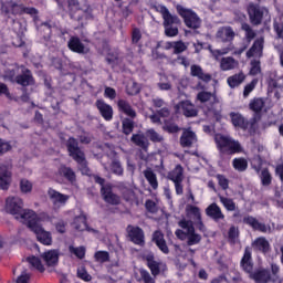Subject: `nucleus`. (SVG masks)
Wrapping results in <instances>:
<instances>
[{"instance_id": "obj_20", "label": "nucleus", "mask_w": 283, "mask_h": 283, "mask_svg": "<svg viewBox=\"0 0 283 283\" xmlns=\"http://www.w3.org/2000/svg\"><path fill=\"white\" fill-rule=\"evenodd\" d=\"M217 39L222 43H231L235 39V32L231 27H221L217 31Z\"/></svg>"}, {"instance_id": "obj_56", "label": "nucleus", "mask_w": 283, "mask_h": 283, "mask_svg": "<svg viewBox=\"0 0 283 283\" xmlns=\"http://www.w3.org/2000/svg\"><path fill=\"white\" fill-rule=\"evenodd\" d=\"M241 266L245 273H249V247H245L244 254L241 260Z\"/></svg>"}, {"instance_id": "obj_5", "label": "nucleus", "mask_w": 283, "mask_h": 283, "mask_svg": "<svg viewBox=\"0 0 283 283\" xmlns=\"http://www.w3.org/2000/svg\"><path fill=\"white\" fill-rule=\"evenodd\" d=\"M217 147L220 154H226L227 156H233L235 154H242L243 148L240 142L224 135H219L214 138Z\"/></svg>"}, {"instance_id": "obj_28", "label": "nucleus", "mask_w": 283, "mask_h": 283, "mask_svg": "<svg viewBox=\"0 0 283 283\" xmlns=\"http://www.w3.org/2000/svg\"><path fill=\"white\" fill-rule=\"evenodd\" d=\"M230 118L233 127H239V129H248L249 120L242 116L240 113L231 112Z\"/></svg>"}, {"instance_id": "obj_47", "label": "nucleus", "mask_w": 283, "mask_h": 283, "mask_svg": "<svg viewBox=\"0 0 283 283\" xmlns=\"http://www.w3.org/2000/svg\"><path fill=\"white\" fill-rule=\"evenodd\" d=\"M252 167L256 171V174H260L261 171V178H271V172H269V168H262V160H259L258 166H254L252 164Z\"/></svg>"}, {"instance_id": "obj_48", "label": "nucleus", "mask_w": 283, "mask_h": 283, "mask_svg": "<svg viewBox=\"0 0 283 283\" xmlns=\"http://www.w3.org/2000/svg\"><path fill=\"white\" fill-rule=\"evenodd\" d=\"M185 174V168L180 164H178L169 174L168 178H182Z\"/></svg>"}, {"instance_id": "obj_9", "label": "nucleus", "mask_w": 283, "mask_h": 283, "mask_svg": "<svg viewBox=\"0 0 283 283\" xmlns=\"http://www.w3.org/2000/svg\"><path fill=\"white\" fill-rule=\"evenodd\" d=\"M178 227H180V229H186V231H188V241L187 244L188 247H193L196 244H200L201 240H202V235L196 233V228L193 227V222L187 219H181L178 222Z\"/></svg>"}, {"instance_id": "obj_40", "label": "nucleus", "mask_w": 283, "mask_h": 283, "mask_svg": "<svg viewBox=\"0 0 283 283\" xmlns=\"http://www.w3.org/2000/svg\"><path fill=\"white\" fill-rule=\"evenodd\" d=\"M232 167L237 171H247V168L249 167V161L244 158H234L232 160Z\"/></svg>"}, {"instance_id": "obj_32", "label": "nucleus", "mask_w": 283, "mask_h": 283, "mask_svg": "<svg viewBox=\"0 0 283 283\" xmlns=\"http://www.w3.org/2000/svg\"><path fill=\"white\" fill-rule=\"evenodd\" d=\"M238 65H239L238 61L232 56L222 57L220 61V70H222V72H229L231 70H235Z\"/></svg>"}, {"instance_id": "obj_63", "label": "nucleus", "mask_w": 283, "mask_h": 283, "mask_svg": "<svg viewBox=\"0 0 283 283\" xmlns=\"http://www.w3.org/2000/svg\"><path fill=\"white\" fill-rule=\"evenodd\" d=\"M77 276L80 277V280H83L84 282H92V275H90V273H87V270L85 269L78 270Z\"/></svg>"}, {"instance_id": "obj_57", "label": "nucleus", "mask_w": 283, "mask_h": 283, "mask_svg": "<svg viewBox=\"0 0 283 283\" xmlns=\"http://www.w3.org/2000/svg\"><path fill=\"white\" fill-rule=\"evenodd\" d=\"M111 171L115 174V176H123V166L120 165V161H113Z\"/></svg>"}, {"instance_id": "obj_50", "label": "nucleus", "mask_w": 283, "mask_h": 283, "mask_svg": "<svg viewBox=\"0 0 283 283\" xmlns=\"http://www.w3.org/2000/svg\"><path fill=\"white\" fill-rule=\"evenodd\" d=\"M11 14L13 17H22L23 14V4H19L17 2H13L10 4Z\"/></svg>"}, {"instance_id": "obj_6", "label": "nucleus", "mask_w": 283, "mask_h": 283, "mask_svg": "<svg viewBox=\"0 0 283 283\" xmlns=\"http://www.w3.org/2000/svg\"><path fill=\"white\" fill-rule=\"evenodd\" d=\"M27 226L31 231H33V233H35L38 242L44 244V247H51L52 233L45 231L43 227L39 224V217L36 214L32 218V220L28 221Z\"/></svg>"}, {"instance_id": "obj_59", "label": "nucleus", "mask_w": 283, "mask_h": 283, "mask_svg": "<svg viewBox=\"0 0 283 283\" xmlns=\"http://www.w3.org/2000/svg\"><path fill=\"white\" fill-rule=\"evenodd\" d=\"M20 189L22 191V193H30V191H32V182L22 179L20 181Z\"/></svg>"}, {"instance_id": "obj_26", "label": "nucleus", "mask_w": 283, "mask_h": 283, "mask_svg": "<svg viewBox=\"0 0 283 283\" xmlns=\"http://www.w3.org/2000/svg\"><path fill=\"white\" fill-rule=\"evenodd\" d=\"M190 74L191 76L199 78V81H203V83H210L211 81V74L205 73V71H202V66L198 64H192L190 66Z\"/></svg>"}, {"instance_id": "obj_41", "label": "nucleus", "mask_w": 283, "mask_h": 283, "mask_svg": "<svg viewBox=\"0 0 283 283\" xmlns=\"http://www.w3.org/2000/svg\"><path fill=\"white\" fill-rule=\"evenodd\" d=\"M146 137L149 138L151 143H163V140H165V137L158 134V132H156L154 128L146 130Z\"/></svg>"}, {"instance_id": "obj_35", "label": "nucleus", "mask_w": 283, "mask_h": 283, "mask_svg": "<svg viewBox=\"0 0 283 283\" xmlns=\"http://www.w3.org/2000/svg\"><path fill=\"white\" fill-rule=\"evenodd\" d=\"M67 10L70 18L75 19L76 12H80L83 8H81V2L78 0H67Z\"/></svg>"}, {"instance_id": "obj_25", "label": "nucleus", "mask_w": 283, "mask_h": 283, "mask_svg": "<svg viewBox=\"0 0 283 283\" xmlns=\"http://www.w3.org/2000/svg\"><path fill=\"white\" fill-rule=\"evenodd\" d=\"M46 266H56L59 264V250H48L41 254Z\"/></svg>"}, {"instance_id": "obj_12", "label": "nucleus", "mask_w": 283, "mask_h": 283, "mask_svg": "<svg viewBox=\"0 0 283 283\" xmlns=\"http://www.w3.org/2000/svg\"><path fill=\"white\" fill-rule=\"evenodd\" d=\"M250 109L254 112L253 117L250 119V129H253V127H255V124L262 120V109H264V99L262 97H256L252 99L250 103Z\"/></svg>"}, {"instance_id": "obj_8", "label": "nucleus", "mask_w": 283, "mask_h": 283, "mask_svg": "<svg viewBox=\"0 0 283 283\" xmlns=\"http://www.w3.org/2000/svg\"><path fill=\"white\" fill-rule=\"evenodd\" d=\"M95 182L101 185L102 198L107 205L118 206L120 203V197L112 191V186L105 185V178H95Z\"/></svg>"}, {"instance_id": "obj_7", "label": "nucleus", "mask_w": 283, "mask_h": 283, "mask_svg": "<svg viewBox=\"0 0 283 283\" xmlns=\"http://www.w3.org/2000/svg\"><path fill=\"white\" fill-rule=\"evenodd\" d=\"M176 11L177 14H179V17L184 19L186 28H190L191 30H198V28H200V17H198V13H196V11L187 9L181 4L176 6Z\"/></svg>"}, {"instance_id": "obj_17", "label": "nucleus", "mask_w": 283, "mask_h": 283, "mask_svg": "<svg viewBox=\"0 0 283 283\" xmlns=\"http://www.w3.org/2000/svg\"><path fill=\"white\" fill-rule=\"evenodd\" d=\"M262 56H264V36L254 40L249 49V59H262Z\"/></svg>"}, {"instance_id": "obj_61", "label": "nucleus", "mask_w": 283, "mask_h": 283, "mask_svg": "<svg viewBox=\"0 0 283 283\" xmlns=\"http://www.w3.org/2000/svg\"><path fill=\"white\" fill-rule=\"evenodd\" d=\"M104 96L105 98H109V101H114L116 98V90L111 86H106L104 90Z\"/></svg>"}, {"instance_id": "obj_44", "label": "nucleus", "mask_w": 283, "mask_h": 283, "mask_svg": "<svg viewBox=\"0 0 283 283\" xmlns=\"http://www.w3.org/2000/svg\"><path fill=\"white\" fill-rule=\"evenodd\" d=\"M126 94L128 96H137V94H140V86L137 82H132L126 86Z\"/></svg>"}, {"instance_id": "obj_18", "label": "nucleus", "mask_w": 283, "mask_h": 283, "mask_svg": "<svg viewBox=\"0 0 283 283\" xmlns=\"http://www.w3.org/2000/svg\"><path fill=\"white\" fill-rule=\"evenodd\" d=\"M179 143L184 148L192 147L193 143H198V136L193 130H191V128H184Z\"/></svg>"}, {"instance_id": "obj_33", "label": "nucleus", "mask_w": 283, "mask_h": 283, "mask_svg": "<svg viewBox=\"0 0 283 283\" xmlns=\"http://www.w3.org/2000/svg\"><path fill=\"white\" fill-rule=\"evenodd\" d=\"M250 76H262V62L260 59L254 57L250 61Z\"/></svg>"}, {"instance_id": "obj_15", "label": "nucleus", "mask_w": 283, "mask_h": 283, "mask_svg": "<svg viewBox=\"0 0 283 283\" xmlns=\"http://www.w3.org/2000/svg\"><path fill=\"white\" fill-rule=\"evenodd\" d=\"M67 48L71 52L75 54H90V48H86L85 44L81 41V38L72 35L67 41Z\"/></svg>"}, {"instance_id": "obj_54", "label": "nucleus", "mask_w": 283, "mask_h": 283, "mask_svg": "<svg viewBox=\"0 0 283 283\" xmlns=\"http://www.w3.org/2000/svg\"><path fill=\"white\" fill-rule=\"evenodd\" d=\"M273 30L276 34V39H282L283 40V23L279 22L277 20H274Z\"/></svg>"}, {"instance_id": "obj_4", "label": "nucleus", "mask_w": 283, "mask_h": 283, "mask_svg": "<svg viewBox=\"0 0 283 283\" xmlns=\"http://www.w3.org/2000/svg\"><path fill=\"white\" fill-rule=\"evenodd\" d=\"M270 269H259L254 272H250L251 280L256 283H276L280 280V265L277 263H271Z\"/></svg>"}, {"instance_id": "obj_34", "label": "nucleus", "mask_w": 283, "mask_h": 283, "mask_svg": "<svg viewBox=\"0 0 283 283\" xmlns=\"http://www.w3.org/2000/svg\"><path fill=\"white\" fill-rule=\"evenodd\" d=\"M180 126L174 122V119H165L163 125V130L167 134H178L180 132Z\"/></svg>"}, {"instance_id": "obj_36", "label": "nucleus", "mask_w": 283, "mask_h": 283, "mask_svg": "<svg viewBox=\"0 0 283 283\" xmlns=\"http://www.w3.org/2000/svg\"><path fill=\"white\" fill-rule=\"evenodd\" d=\"M247 76H244V73L234 74L232 76H229L227 82L229 87H238L239 85H242L244 83V80Z\"/></svg>"}, {"instance_id": "obj_30", "label": "nucleus", "mask_w": 283, "mask_h": 283, "mask_svg": "<svg viewBox=\"0 0 283 283\" xmlns=\"http://www.w3.org/2000/svg\"><path fill=\"white\" fill-rule=\"evenodd\" d=\"M50 200H52L53 205L56 207V205H65L67 200L70 199L69 196L63 195L52 188L49 189L48 191Z\"/></svg>"}, {"instance_id": "obj_52", "label": "nucleus", "mask_w": 283, "mask_h": 283, "mask_svg": "<svg viewBox=\"0 0 283 283\" xmlns=\"http://www.w3.org/2000/svg\"><path fill=\"white\" fill-rule=\"evenodd\" d=\"M186 50H187V44H185L182 40L175 41L174 54H182V52H186Z\"/></svg>"}, {"instance_id": "obj_10", "label": "nucleus", "mask_w": 283, "mask_h": 283, "mask_svg": "<svg viewBox=\"0 0 283 283\" xmlns=\"http://www.w3.org/2000/svg\"><path fill=\"white\" fill-rule=\"evenodd\" d=\"M264 12H269V9L258 3H249V19L251 25H262L264 21Z\"/></svg>"}, {"instance_id": "obj_1", "label": "nucleus", "mask_w": 283, "mask_h": 283, "mask_svg": "<svg viewBox=\"0 0 283 283\" xmlns=\"http://www.w3.org/2000/svg\"><path fill=\"white\" fill-rule=\"evenodd\" d=\"M4 209L10 216H14L15 220H22L28 224L30 220L36 218L34 210L23 209V199L20 197H8L6 199Z\"/></svg>"}, {"instance_id": "obj_27", "label": "nucleus", "mask_w": 283, "mask_h": 283, "mask_svg": "<svg viewBox=\"0 0 283 283\" xmlns=\"http://www.w3.org/2000/svg\"><path fill=\"white\" fill-rule=\"evenodd\" d=\"M206 216H208V218H211L216 222H218V220H224V214L222 213V210L220 209L218 203H211L206 209Z\"/></svg>"}, {"instance_id": "obj_11", "label": "nucleus", "mask_w": 283, "mask_h": 283, "mask_svg": "<svg viewBox=\"0 0 283 283\" xmlns=\"http://www.w3.org/2000/svg\"><path fill=\"white\" fill-rule=\"evenodd\" d=\"M127 238L137 247H145V230L138 226L128 224L126 227Z\"/></svg>"}, {"instance_id": "obj_45", "label": "nucleus", "mask_w": 283, "mask_h": 283, "mask_svg": "<svg viewBox=\"0 0 283 283\" xmlns=\"http://www.w3.org/2000/svg\"><path fill=\"white\" fill-rule=\"evenodd\" d=\"M28 262L31 263L34 266V269L40 271V273L45 272V266H43L41 259H39L38 256H29Z\"/></svg>"}, {"instance_id": "obj_51", "label": "nucleus", "mask_w": 283, "mask_h": 283, "mask_svg": "<svg viewBox=\"0 0 283 283\" xmlns=\"http://www.w3.org/2000/svg\"><path fill=\"white\" fill-rule=\"evenodd\" d=\"M8 151H12V145L0 137V156H4Z\"/></svg>"}, {"instance_id": "obj_21", "label": "nucleus", "mask_w": 283, "mask_h": 283, "mask_svg": "<svg viewBox=\"0 0 283 283\" xmlns=\"http://www.w3.org/2000/svg\"><path fill=\"white\" fill-rule=\"evenodd\" d=\"M197 101H199V103H209L210 101L211 107L208 108V112H212L213 105L220 103V99H218V95L207 91L199 92L197 94Z\"/></svg>"}, {"instance_id": "obj_2", "label": "nucleus", "mask_w": 283, "mask_h": 283, "mask_svg": "<svg viewBox=\"0 0 283 283\" xmlns=\"http://www.w3.org/2000/svg\"><path fill=\"white\" fill-rule=\"evenodd\" d=\"M65 147L70 158H73V160L78 165L82 176H88V178H92V170H90V167L87 166L85 151H83L78 146V139L70 137L65 143Z\"/></svg>"}, {"instance_id": "obj_55", "label": "nucleus", "mask_w": 283, "mask_h": 283, "mask_svg": "<svg viewBox=\"0 0 283 283\" xmlns=\"http://www.w3.org/2000/svg\"><path fill=\"white\" fill-rule=\"evenodd\" d=\"M221 202L227 211H235V202L233 201V199L222 197Z\"/></svg>"}, {"instance_id": "obj_64", "label": "nucleus", "mask_w": 283, "mask_h": 283, "mask_svg": "<svg viewBox=\"0 0 283 283\" xmlns=\"http://www.w3.org/2000/svg\"><path fill=\"white\" fill-rule=\"evenodd\" d=\"M140 276L143 279L144 283H156V280H154V277H151V274H149L147 272V270L140 271Z\"/></svg>"}, {"instance_id": "obj_49", "label": "nucleus", "mask_w": 283, "mask_h": 283, "mask_svg": "<svg viewBox=\"0 0 283 283\" xmlns=\"http://www.w3.org/2000/svg\"><path fill=\"white\" fill-rule=\"evenodd\" d=\"M0 178H12V167L0 164Z\"/></svg>"}, {"instance_id": "obj_39", "label": "nucleus", "mask_w": 283, "mask_h": 283, "mask_svg": "<svg viewBox=\"0 0 283 283\" xmlns=\"http://www.w3.org/2000/svg\"><path fill=\"white\" fill-rule=\"evenodd\" d=\"M134 119L132 118H124L122 120V132L125 136H129L134 132Z\"/></svg>"}, {"instance_id": "obj_62", "label": "nucleus", "mask_w": 283, "mask_h": 283, "mask_svg": "<svg viewBox=\"0 0 283 283\" xmlns=\"http://www.w3.org/2000/svg\"><path fill=\"white\" fill-rule=\"evenodd\" d=\"M55 230L57 231V233H65L67 231V222H65L64 220H59L55 223Z\"/></svg>"}, {"instance_id": "obj_14", "label": "nucleus", "mask_w": 283, "mask_h": 283, "mask_svg": "<svg viewBox=\"0 0 283 283\" xmlns=\"http://www.w3.org/2000/svg\"><path fill=\"white\" fill-rule=\"evenodd\" d=\"M176 109L181 112L186 118H196V116H198V109L196 108V105H193V103H191L189 99L180 101L176 105Z\"/></svg>"}, {"instance_id": "obj_37", "label": "nucleus", "mask_w": 283, "mask_h": 283, "mask_svg": "<svg viewBox=\"0 0 283 283\" xmlns=\"http://www.w3.org/2000/svg\"><path fill=\"white\" fill-rule=\"evenodd\" d=\"M186 213H187V216H191L192 220H195V222L197 220L202 219V213L200 212V208H198V206L188 205L186 207Z\"/></svg>"}, {"instance_id": "obj_38", "label": "nucleus", "mask_w": 283, "mask_h": 283, "mask_svg": "<svg viewBox=\"0 0 283 283\" xmlns=\"http://www.w3.org/2000/svg\"><path fill=\"white\" fill-rule=\"evenodd\" d=\"M234 15H235V20L239 21L240 23H242L241 28L245 32V39H249V23H245L247 14H244L240 11H235Z\"/></svg>"}, {"instance_id": "obj_60", "label": "nucleus", "mask_w": 283, "mask_h": 283, "mask_svg": "<svg viewBox=\"0 0 283 283\" xmlns=\"http://www.w3.org/2000/svg\"><path fill=\"white\" fill-rule=\"evenodd\" d=\"M170 180H172V182H175V189H176V193L178 196H182V178H170Z\"/></svg>"}, {"instance_id": "obj_16", "label": "nucleus", "mask_w": 283, "mask_h": 283, "mask_svg": "<svg viewBox=\"0 0 283 283\" xmlns=\"http://www.w3.org/2000/svg\"><path fill=\"white\" fill-rule=\"evenodd\" d=\"M95 106L104 120L109 122L114 119V108L112 105L105 103V99H96Z\"/></svg>"}, {"instance_id": "obj_13", "label": "nucleus", "mask_w": 283, "mask_h": 283, "mask_svg": "<svg viewBox=\"0 0 283 283\" xmlns=\"http://www.w3.org/2000/svg\"><path fill=\"white\" fill-rule=\"evenodd\" d=\"M15 83L25 90V87H30V85H35L36 80L30 69L22 66V72L17 75Z\"/></svg>"}, {"instance_id": "obj_46", "label": "nucleus", "mask_w": 283, "mask_h": 283, "mask_svg": "<svg viewBox=\"0 0 283 283\" xmlns=\"http://www.w3.org/2000/svg\"><path fill=\"white\" fill-rule=\"evenodd\" d=\"M70 253H73V255L77 256L78 260H83L85 258V247H70L69 248Z\"/></svg>"}, {"instance_id": "obj_43", "label": "nucleus", "mask_w": 283, "mask_h": 283, "mask_svg": "<svg viewBox=\"0 0 283 283\" xmlns=\"http://www.w3.org/2000/svg\"><path fill=\"white\" fill-rule=\"evenodd\" d=\"M94 260L95 262H99V264H105V262H109V252L107 251H96L94 253Z\"/></svg>"}, {"instance_id": "obj_19", "label": "nucleus", "mask_w": 283, "mask_h": 283, "mask_svg": "<svg viewBox=\"0 0 283 283\" xmlns=\"http://www.w3.org/2000/svg\"><path fill=\"white\" fill-rule=\"evenodd\" d=\"M153 242L156 244L159 251H161V253L169 255V247L165 240V234L160 230H156L153 233Z\"/></svg>"}, {"instance_id": "obj_42", "label": "nucleus", "mask_w": 283, "mask_h": 283, "mask_svg": "<svg viewBox=\"0 0 283 283\" xmlns=\"http://www.w3.org/2000/svg\"><path fill=\"white\" fill-rule=\"evenodd\" d=\"M57 172L63 178H76V174L74 172V170L65 165H61Z\"/></svg>"}, {"instance_id": "obj_23", "label": "nucleus", "mask_w": 283, "mask_h": 283, "mask_svg": "<svg viewBox=\"0 0 283 283\" xmlns=\"http://www.w3.org/2000/svg\"><path fill=\"white\" fill-rule=\"evenodd\" d=\"M117 107H118V112H120L122 114H125V116H127L126 118H130V119L136 118V116H137L136 109H134V107H132V104H129V102H127V99H118Z\"/></svg>"}, {"instance_id": "obj_31", "label": "nucleus", "mask_w": 283, "mask_h": 283, "mask_svg": "<svg viewBox=\"0 0 283 283\" xmlns=\"http://www.w3.org/2000/svg\"><path fill=\"white\" fill-rule=\"evenodd\" d=\"M130 142L136 145V147L144 149V151L149 149V139H147L144 134H133Z\"/></svg>"}, {"instance_id": "obj_24", "label": "nucleus", "mask_w": 283, "mask_h": 283, "mask_svg": "<svg viewBox=\"0 0 283 283\" xmlns=\"http://www.w3.org/2000/svg\"><path fill=\"white\" fill-rule=\"evenodd\" d=\"M252 249L259 251L260 253H269L271 251V243L264 237H259L252 242Z\"/></svg>"}, {"instance_id": "obj_53", "label": "nucleus", "mask_w": 283, "mask_h": 283, "mask_svg": "<svg viewBox=\"0 0 283 283\" xmlns=\"http://www.w3.org/2000/svg\"><path fill=\"white\" fill-rule=\"evenodd\" d=\"M140 39H143V33L140 32V29L134 28L132 31V44L138 45Z\"/></svg>"}, {"instance_id": "obj_58", "label": "nucleus", "mask_w": 283, "mask_h": 283, "mask_svg": "<svg viewBox=\"0 0 283 283\" xmlns=\"http://www.w3.org/2000/svg\"><path fill=\"white\" fill-rule=\"evenodd\" d=\"M145 208L148 211V213H157L158 212V207L151 199L146 200Z\"/></svg>"}, {"instance_id": "obj_22", "label": "nucleus", "mask_w": 283, "mask_h": 283, "mask_svg": "<svg viewBox=\"0 0 283 283\" xmlns=\"http://www.w3.org/2000/svg\"><path fill=\"white\" fill-rule=\"evenodd\" d=\"M144 260L146 261V266H148L151 275L156 277V275H160V262L156 261V256L153 252L144 255Z\"/></svg>"}, {"instance_id": "obj_29", "label": "nucleus", "mask_w": 283, "mask_h": 283, "mask_svg": "<svg viewBox=\"0 0 283 283\" xmlns=\"http://www.w3.org/2000/svg\"><path fill=\"white\" fill-rule=\"evenodd\" d=\"M249 226L259 233H271V226L260 222L255 217H249Z\"/></svg>"}, {"instance_id": "obj_3", "label": "nucleus", "mask_w": 283, "mask_h": 283, "mask_svg": "<svg viewBox=\"0 0 283 283\" xmlns=\"http://www.w3.org/2000/svg\"><path fill=\"white\" fill-rule=\"evenodd\" d=\"M155 10L156 12H159V14H161L165 36H168L169 39L178 36V25L182 24L180 18L176 14H171L169 9L165 7V4H159L158 7H155Z\"/></svg>"}]
</instances>
